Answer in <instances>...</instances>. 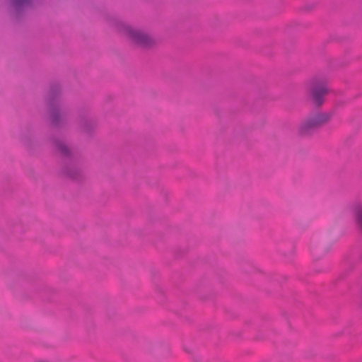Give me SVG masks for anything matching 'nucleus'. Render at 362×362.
<instances>
[{
    "instance_id": "obj_1",
    "label": "nucleus",
    "mask_w": 362,
    "mask_h": 362,
    "mask_svg": "<svg viewBox=\"0 0 362 362\" xmlns=\"http://www.w3.org/2000/svg\"><path fill=\"white\" fill-rule=\"evenodd\" d=\"M329 116L326 113H319L305 119L299 126L298 131L301 135H308L322 124L327 122Z\"/></svg>"
},
{
    "instance_id": "obj_2",
    "label": "nucleus",
    "mask_w": 362,
    "mask_h": 362,
    "mask_svg": "<svg viewBox=\"0 0 362 362\" xmlns=\"http://www.w3.org/2000/svg\"><path fill=\"white\" fill-rule=\"evenodd\" d=\"M327 91L328 89L325 83H313L310 88V92L314 103L317 105L322 104L324 96Z\"/></svg>"
},
{
    "instance_id": "obj_3",
    "label": "nucleus",
    "mask_w": 362,
    "mask_h": 362,
    "mask_svg": "<svg viewBox=\"0 0 362 362\" xmlns=\"http://www.w3.org/2000/svg\"><path fill=\"white\" fill-rule=\"evenodd\" d=\"M155 44L154 39L146 32L137 31V48L146 49Z\"/></svg>"
},
{
    "instance_id": "obj_4",
    "label": "nucleus",
    "mask_w": 362,
    "mask_h": 362,
    "mask_svg": "<svg viewBox=\"0 0 362 362\" xmlns=\"http://www.w3.org/2000/svg\"><path fill=\"white\" fill-rule=\"evenodd\" d=\"M354 214L357 224L362 228V208L358 207L355 209Z\"/></svg>"
},
{
    "instance_id": "obj_5",
    "label": "nucleus",
    "mask_w": 362,
    "mask_h": 362,
    "mask_svg": "<svg viewBox=\"0 0 362 362\" xmlns=\"http://www.w3.org/2000/svg\"><path fill=\"white\" fill-rule=\"evenodd\" d=\"M59 150L62 153H66L67 151V148L64 144L59 146Z\"/></svg>"
}]
</instances>
